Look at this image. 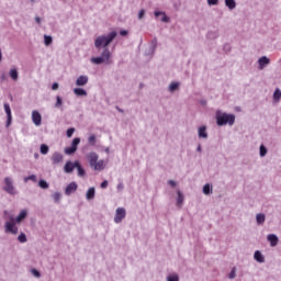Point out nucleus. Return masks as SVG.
I'll list each match as a JSON object with an SVG mask.
<instances>
[{
  "label": "nucleus",
  "mask_w": 281,
  "mask_h": 281,
  "mask_svg": "<svg viewBox=\"0 0 281 281\" xmlns=\"http://www.w3.org/2000/svg\"><path fill=\"white\" fill-rule=\"evenodd\" d=\"M117 32L112 31L108 34L99 35L94 40V47L97 49H103L101 56L92 57L90 61L92 65H113V54L109 49V46L115 41Z\"/></svg>",
  "instance_id": "f257e3e1"
},
{
  "label": "nucleus",
  "mask_w": 281,
  "mask_h": 281,
  "mask_svg": "<svg viewBox=\"0 0 281 281\" xmlns=\"http://www.w3.org/2000/svg\"><path fill=\"white\" fill-rule=\"evenodd\" d=\"M25 218H27V210H22L16 217L10 216L9 221L4 223V232L11 236H16L19 234L18 225H21Z\"/></svg>",
  "instance_id": "f03ea898"
},
{
  "label": "nucleus",
  "mask_w": 281,
  "mask_h": 281,
  "mask_svg": "<svg viewBox=\"0 0 281 281\" xmlns=\"http://www.w3.org/2000/svg\"><path fill=\"white\" fill-rule=\"evenodd\" d=\"M86 159L88 160V164L92 170L95 171H102L104 168H106V165L104 164V160L100 159V156L95 151H90L86 155Z\"/></svg>",
  "instance_id": "7ed1b4c3"
},
{
  "label": "nucleus",
  "mask_w": 281,
  "mask_h": 281,
  "mask_svg": "<svg viewBox=\"0 0 281 281\" xmlns=\"http://www.w3.org/2000/svg\"><path fill=\"white\" fill-rule=\"evenodd\" d=\"M215 119L217 126H225L227 124L228 126H234V123L236 122V115L227 114L221 110L215 112Z\"/></svg>",
  "instance_id": "20e7f679"
},
{
  "label": "nucleus",
  "mask_w": 281,
  "mask_h": 281,
  "mask_svg": "<svg viewBox=\"0 0 281 281\" xmlns=\"http://www.w3.org/2000/svg\"><path fill=\"white\" fill-rule=\"evenodd\" d=\"M2 190L10 194V196H16L19 194V190H16V186H14V178L12 176H7L3 179Z\"/></svg>",
  "instance_id": "39448f33"
},
{
  "label": "nucleus",
  "mask_w": 281,
  "mask_h": 281,
  "mask_svg": "<svg viewBox=\"0 0 281 281\" xmlns=\"http://www.w3.org/2000/svg\"><path fill=\"white\" fill-rule=\"evenodd\" d=\"M126 218V209L117 207L114 215V223L120 224Z\"/></svg>",
  "instance_id": "423d86ee"
},
{
  "label": "nucleus",
  "mask_w": 281,
  "mask_h": 281,
  "mask_svg": "<svg viewBox=\"0 0 281 281\" xmlns=\"http://www.w3.org/2000/svg\"><path fill=\"white\" fill-rule=\"evenodd\" d=\"M4 112L7 113V122H5V127L10 128L12 125V110L10 109V103H4Z\"/></svg>",
  "instance_id": "0eeeda50"
},
{
  "label": "nucleus",
  "mask_w": 281,
  "mask_h": 281,
  "mask_svg": "<svg viewBox=\"0 0 281 281\" xmlns=\"http://www.w3.org/2000/svg\"><path fill=\"white\" fill-rule=\"evenodd\" d=\"M157 50V37H154L149 43V48L145 52L146 56H155Z\"/></svg>",
  "instance_id": "6e6552de"
},
{
  "label": "nucleus",
  "mask_w": 281,
  "mask_h": 281,
  "mask_svg": "<svg viewBox=\"0 0 281 281\" xmlns=\"http://www.w3.org/2000/svg\"><path fill=\"white\" fill-rule=\"evenodd\" d=\"M78 164L79 161L72 162L71 160H68L64 166V172H66V175H71L74 169L77 168Z\"/></svg>",
  "instance_id": "1a4fd4ad"
},
{
  "label": "nucleus",
  "mask_w": 281,
  "mask_h": 281,
  "mask_svg": "<svg viewBox=\"0 0 281 281\" xmlns=\"http://www.w3.org/2000/svg\"><path fill=\"white\" fill-rule=\"evenodd\" d=\"M63 159H65V156L58 151H55L50 158V161L53 166H58V164H63Z\"/></svg>",
  "instance_id": "9d476101"
},
{
  "label": "nucleus",
  "mask_w": 281,
  "mask_h": 281,
  "mask_svg": "<svg viewBox=\"0 0 281 281\" xmlns=\"http://www.w3.org/2000/svg\"><path fill=\"white\" fill-rule=\"evenodd\" d=\"M32 122L35 126H41V122H43V116H41V113L36 110L32 112Z\"/></svg>",
  "instance_id": "9b49d317"
},
{
  "label": "nucleus",
  "mask_w": 281,
  "mask_h": 281,
  "mask_svg": "<svg viewBox=\"0 0 281 281\" xmlns=\"http://www.w3.org/2000/svg\"><path fill=\"white\" fill-rule=\"evenodd\" d=\"M76 190H78V183H76V182L69 183L65 189L66 196H71V194H74V192H76Z\"/></svg>",
  "instance_id": "f8f14e48"
},
{
  "label": "nucleus",
  "mask_w": 281,
  "mask_h": 281,
  "mask_svg": "<svg viewBox=\"0 0 281 281\" xmlns=\"http://www.w3.org/2000/svg\"><path fill=\"white\" fill-rule=\"evenodd\" d=\"M267 240L270 243V247H278V243H280V238L276 234H269Z\"/></svg>",
  "instance_id": "ddd939ff"
},
{
  "label": "nucleus",
  "mask_w": 281,
  "mask_h": 281,
  "mask_svg": "<svg viewBox=\"0 0 281 281\" xmlns=\"http://www.w3.org/2000/svg\"><path fill=\"white\" fill-rule=\"evenodd\" d=\"M271 59H269V57L267 56H262L258 59V69L262 70L265 69V67H267V65H270Z\"/></svg>",
  "instance_id": "4468645a"
},
{
  "label": "nucleus",
  "mask_w": 281,
  "mask_h": 281,
  "mask_svg": "<svg viewBox=\"0 0 281 281\" xmlns=\"http://www.w3.org/2000/svg\"><path fill=\"white\" fill-rule=\"evenodd\" d=\"M198 137L200 139H207V127L205 125H202L198 128Z\"/></svg>",
  "instance_id": "2eb2a0df"
},
{
  "label": "nucleus",
  "mask_w": 281,
  "mask_h": 281,
  "mask_svg": "<svg viewBox=\"0 0 281 281\" xmlns=\"http://www.w3.org/2000/svg\"><path fill=\"white\" fill-rule=\"evenodd\" d=\"M87 82H89V77L81 75L77 78L76 80V86L77 87H85V85H87Z\"/></svg>",
  "instance_id": "dca6fc26"
},
{
  "label": "nucleus",
  "mask_w": 281,
  "mask_h": 281,
  "mask_svg": "<svg viewBox=\"0 0 281 281\" xmlns=\"http://www.w3.org/2000/svg\"><path fill=\"white\" fill-rule=\"evenodd\" d=\"M154 16H156V19H158V16H161L162 23H170V18L166 15V12L155 11Z\"/></svg>",
  "instance_id": "f3484780"
},
{
  "label": "nucleus",
  "mask_w": 281,
  "mask_h": 281,
  "mask_svg": "<svg viewBox=\"0 0 281 281\" xmlns=\"http://www.w3.org/2000/svg\"><path fill=\"white\" fill-rule=\"evenodd\" d=\"M87 201H93L95 199V188L91 187L86 192Z\"/></svg>",
  "instance_id": "a211bd4d"
},
{
  "label": "nucleus",
  "mask_w": 281,
  "mask_h": 281,
  "mask_svg": "<svg viewBox=\"0 0 281 281\" xmlns=\"http://www.w3.org/2000/svg\"><path fill=\"white\" fill-rule=\"evenodd\" d=\"M179 87H181V83L177 81H172L169 87H168V92L169 93H175V91H179Z\"/></svg>",
  "instance_id": "6ab92c4d"
},
{
  "label": "nucleus",
  "mask_w": 281,
  "mask_h": 281,
  "mask_svg": "<svg viewBox=\"0 0 281 281\" xmlns=\"http://www.w3.org/2000/svg\"><path fill=\"white\" fill-rule=\"evenodd\" d=\"M272 100H273V104L280 103V100H281V90H280V88H277L274 90L273 95H272Z\"/></svg>",
  "instance_id": "aec40b11"
},
{
  "label": "nucleus",
  "mask_w": 281,
  "mask_h": 281,
  "mask_svg": "<svg viewBox=\"0 0 281 281\" xmlns=\"http://www.w3.org/2000/svg\"><path fill=\"white\" fill-rule=\"evenodd\" d=\"M254 258H255L256 262H260V263L265 262V255H262V252L260 250L255 251Z\"/></svg>",
  "instance_id": "412c9836"
},
{
  "label": "nucleus",
  "mask_w": 281,
  "mask_h": 281,
  "mask_svg": "<svg viewBox=\"0 0 281 281\" xmlns=\"http://www.w3.org/2000/svg\"><path fill=\"white\" fill-rule=\"evenodd\" d=\"M177 194H178V198H177L176 205H177V207H182L183 206V201H184L183 193L178 190Z\"/></svg>",
  "instance_id": "4be33fe9"
},
{
  "label": "nucleus",
  "mask_w": 281,
  "mask_h": 281,
  "mask_svg": "<svg viewBox=\"0 0 281 281\" xmlns=\"http://www.w3.org/2000/svg\"><path fill=\"white\" fill-rule=\"evenodd\" d=\"M75 95H78L79 98H87V90L82 88H75L74 89Z\"/></svg>",
  "instance_id": "5701e85b"
},
{
  "label": "nucleus",
  "mask_w": 281,
  "mask_h": 281,
  "mask_svg": "<svg viewBox=\"0 0 281 281\" xmlns=\"http://www.w3.org/2000/svg\"><path fill=\"white\" fill-rule=\"evenodd\" d=\"M257 225H265V221H267V216L263 213H258L256 215Z\"/></svg>",
  "instance_id": "b1692460"
},
{
  "label": "nucleus",
  "mask_w": 281,
  "mask_h": 281,
  "mask_svg": "<svg viewBox=\"0 0 281 281\" xmlns=\"http://www.w3.org/2000/svg\"><path fill=\"white\" fill-rule=\"evenodd\" d=\"M225 5L228 10H236V0H225Z\"/></svg>",
  "instance_id": "393cba45"
},
{
  "label": "nucleus",
  "mask_w": 281,
  "mask_h": 281,
  "mask_svg": "<svg viewBox=\"0 0 281 281\" xmlns=\"http://www.w3.org/2000/svg\"><path fill=\"white\" fill-rule=\"evenodd\" d=\"M50 196H52L54 203H60V200L63 199V193L55 192Z\"/></svg>",
  "instance_id": "a878e982"
},
{
  "label": "nucleus",
  "mask_w": 281,
  "mask_h": 281,
  "mask_svg": "<svg viewBox=\"0 0 281 281\" xmlns=\"http://www.w3.org/2000/svg\"><path fill=\"white\" fill-rule=\"evenodd\" d=\"M202 192L206 196H210L212 194V186L210 183L204 184Z\"/></svg>",
  "instance_id": "bb28decb"
},
{
  "label": "nucleus",
  "mask_w": 281,
  "mask_h": 281,
  "mask_svg": "<svg viewBox=\"0 0 281 281\" xmlns=\"http://www.w3.org/2000/svg\"><path fill=\"white\" fill-rule=\"evenodd\" d=\"M9 76L10 78H12V80H19V71L16 70V68H12L9 71Z\"/></svg>",
  "instance_id": "cd10ccee"
},
{
  "label": "nucleus",
  "mask_w": 281,
  "mask_h": 281,
  "mask_svg": "<svg viewBox=\"0 0 281 281\" xmlns=\"http://www.w3.org/2000/svg\"><path fill=\"white\" fill-rule=\"evenodd\" d=\"M77 168V172H78V177H85V175H87V172L85 171V168H82V165H80V162H78Z\"/></svg>",
  "instance_id": "c85d7f7f"
},
{
  "label": "nucleus",
  "mask_w": 281,
  "mask_h": 281,
  "mask_svg": "<svg viewBox=\"0 0 281 281\" xmlns=\"http://www.w3.org/2000/svg\"><path fill=\"white\" fill-rule=\"evenodd\" d=\"M27 181H33V183H36V181H38V178H36V175H31L24 178V183H27Z\"/></svg>",
  "instance_id": "c756f323"
},
{
  "label": "nucleus",
  "mask_w": 281,
  "mask_h": 281,
  "mask_svg": "<svg viewBox=\"0 0 281 281\" xmlns=\"http://www.w3.org/2000/svg\"><path fill=\"white\" fill-rule=\"evenodd\" d=\"M267 153H268L267 147L265 145H260L259 147L260 157H267Z\"/></svg>",
  "instance_id": "7c9ffc66"
},
{
  "label": "nucleus",
  "mask_w": 281,
  "mask_h": 281,
  "mask_svg": "<svg viewBox=\"0 0 281 281\" xmlns=\"http://www.w3.org/2000/svg\"><path fill=\"white\" fill-rule=\"evenodd\" d=\"M53 43V38L49 35H44V45H46V47H49V45Z\"/></svg>",
  "instance_id": "2f4dec72"
},
{
  "label": "nucleus",
  "mask_w": 281,
  "mask_h": 281,
  "mask_svg": "<svg viewBox=\"0 0 281 281\" xmlns=\"http://www.w3.org/2000/svg\"><path fill=\"white\" fill-rule=\"evenodd\" d=\"M38 186L42 188V190H47V188H49V183H47L45 180H40Z\"/></svg>",
  "instance_id": "473e14b6"
},
{
  "label": "nucleus",
  "mask_w": 281,
  "mask_h": 281,
  "mask_svg": "<svg viewBox=\"0 0 281 281\" xmlns=\"http://www.w3.org/2000/svg\"><path fill=\"white\" fill-rule=\"evenodd\" d=\"M18 240L19 243H27V236L25 235V233H20V235L18 236Z\"/></svg>",
  "instance_id": "72a5a7b5"
},
{
  "label": "nucleus",
  "mask_w": 281,
  "mask_h": 281,
  "mask_svg": "<svg viewBox=\"0 0 281 281\" xmlns=\"http://www.w3.org/2000/svg\"><path fill=\"white\" fill-rule=\"evenodd\" d=\"M167 281H179V274L171 273V274L167 276Z\"/></svg>",
  "instance_id": "f704fd0d"
},
{
  "label": "nucleus",
  "mask_w": 281,
  "mask_h": 281,
  "mask_svg": "<svg viewBox=\"0 0 281 281\" xmlns=\"http://www.w3.org/2000/svg\"><path fill=\"white\" fill-rule=\"evenodd\" d=\"M47 153H49V147L45 144L41 145V154L42 155H47Z\"/></svg>",
  "instance_id": "c9c22d12"
},
{
  "label": "nucleus",
  "mask_w": 281,
  "mask_h": 281,
  "mask_svg": "<svg viewBox=\"0 0 281 281\" xmlns=\"http://www.w3.org/2000/svg\"><path fill=\"white\" fill-rule=\"evenodd\" d=\"M80 144V138L72 139L71 148H75V150H78V145Z\"/></svg>",
  "instance_id": "e433bc0d"
},
{
  "label": "nucleus",
  "mask_w": 281,
  "mask_h": 281,
  "mask_svg": "<svg viewBox=\"0 0 281 281\" xmlns=\"http://www.w3.org/2000/svg\"><path fill=\"white\" fill-rule=\"evenodd\" d=\"M63 106V99L60 97H56V103H55V109H60Z\"/></svg>",
  "instance_id": "4c0bfd02"
},
{
  "label": "nucleus",
  "mask_w": 281,
  "mask_h": 281,
  "mask_svg": "<svg viewBox=\"0 0 281 281\" xmlns=\"http://www.w3.org/2000/svg\"><path fill=\"white\" fill-rule=\"evenodd\" d=\"M76 153V149L74 147H66L65 148V154L66 155H74Z\"/></svg>",
  "instance_id": "58836bf2"
},
{
  "label": "nucleus",
  "mask_w": 281,
  "mask_h": 281,
  "mask_svg": "<svg viewBox=\"0 0 281 281\" xmlns=\"http://www.w3.org/2000/svg\"><path fill=\"white\" fill-rule=\"evenodd\" d=\"M236 267L232 269V271L228 274L229 280H234V278H236Z\"/></svg>",
  "instance_id": "ea45409f"
},
{
  "label": "nucleus",
  "mask_w": 281,
  "mask_h": 281,
  "mask_svg": "<svg viewBox=\"0 0 281 281\" xmlns=\"http://www.w3.org/2000/svg\"><path fill=\"white\" fill-rule=\"evenodd\" d=\"M74 133H76V128L70 127V128L67 130L66 135H67V137H72Z\"/></svg>",
  "instance_id": "a19ab883"
},
{
  "label": "nucleus",
  "mask_w": 281,
  "mask_h": 281,
  "mask_svg": "<svg viewBox=\"0 0 281 281\" xmlns=\"http://www.w3.org/2000/svg\"><path fill=\"white\" fill-rule=\"evenodd\" d=\"M88 142H89L90 146H95V135H91L88 138Z\"/></svg>",
  "instance_id": "79ce46f5"
},
{
  "label": "nucleus",
  "mask_w": 281,
  "mask_h": 281,
  "mask_svg": "<svg viewBox=\"0 0 281 281\" xmlns=\"http://www.w3.org/2000/svg\"><path fill=\"white\" fill-rule=\"evenodd\" d=\"M145 14H146V10H144V9H142V10L138 12V19H139V21H142V19H144Z\"/></svg>",
  "instance_id": "37998d69"
},
{
  "label": "nucleus",
  "mask_w": 281,
  "mask_h": 281,
  "mask_svg": "<svg viewBox=\"0 0 281 281\" xmlns=\"http://www.w3.org/2000/svg\"><path fill=\"white\" fill-rule=\"evenodd\" d=\"M31 273L35 277V278H41V272H38V270L36 269H32Z\"/></svg>",
  "instance_id": "c03bdc74"
},
{
  "label": "nucleus",
  "mask_w": 281,
  "mask_h": 281,
  "mask_svg": "<svg viewBox=\"0 0 281 281\" xmlns=\"http://www.w3.org/2000/svg\"><path fill=\"white\" fill-rule=\"evenodd\" d=\"M209 5H218V0H207Z\"/></svg>",
  "instance_id": "a18cd8bd"
},
{
  "label": "nucleus",
  "mask_w": 281,
  "mask_h": 281,
  "mask_svg": "<svg viewBox=\"0 0 281 281\" xmlns=\"http://www.w3.org/2000/svg\"><path fill=\"white\" fill-rule=\"evenodd\" d=\"M168 186L171 188H177V182L175 180H168Z\"/></svg>",
  "instance_id": "49530a36"
},
{
  "label": "nucleus",
  "mask_w": 281,
  "mask_h": 281,
  "mask_svg": "<svg viewBox=\"0 0 281 281\" xmlns=\"http://www.w3.org/2000/svg\"><path fill=\"white\" fill-rule=\"evenodd\" d=\"M116 190H117L119 192H122V190H124V183H123V182H120V183L117 184V187H116Z\"/></svg>",
  "instance_id": "de8ad7c7"
},
{
  "label": "nucleus",
  "mask_w": 281,
  "mask_h": 281,
  "mask_svg": "<svg viewBox=\"0 0 281 281\" xmlns=\"http://www.w3.org/2000/svg\"><path fill=\"white\" fill-rule=\"evenodd\" d=\"M101 188H102V190L109 188V181L104 180V181L101 183Z\"/></svg>",
  "instance_id": "09e8293b"
},
{
  "label": "nucleus",
  "mask_w": 281,
  "mask_h": 281,
  "mask_svg": "<svg viewBox=\"0 0 281 281\" xmlns=\"http://www.w3.org/2000/svg\"><path fill=\"white\" fill-rule=\"evenodd\" d=\"M127 34H128V31H126V30H122V31L120 32V35H121V36H127Z\"/></svg>",
  "instance_id": "8fccbe9b"
},
{
  "label": "nucleus",
  "mask_w": 281,
  "mask_h": 281,
  "mask_svg": "<svg viewBox=\"0 0 281 281\" xmlns=\"http://www.w3.org/2000/svg\"><path fill=\"white\" fill-rule=\"evenodd\" d=\"M53 91H57L58 89V82H54L52 86Z\"/></svg>",
  "instance_id": "3c124183"
},
{
  "label": "nucleus",
  "mask_w": 281,
  "mask_h": 281,
  "mask_svg": "<svg viewBox=\"0 0 281 281\" xmlns=\"http://www.w3.org/2000/svg\"><path fill=\"white\" fill-rule=\"evenodd\" d=\"M35 23L41 24V18H40V16H36V18H35Z\"/></svg>",
  "instance_id": "603ef678"
},
{
  "label": "nucleus",
  "mask_w": 281,
  "mask_h": 281,
  "mask_svg": "<svg viewBox=\"0 0 281 281\" xmlns=\"http://www.w3.org/2000/svg\"><path fill=\"white\" fill-rule=\"evenodd\" d=\"M207 36H209V38H214V33L210 32V33L207 34Z\"/></svg>",
  "instance_id": "864d4df0"
},
{
  "label": "nucleus",
  "mask_w": 281,
  "mask_h": 281,
  "mask_svg": "<svg viewBox=\"0 0 281 281\" xmlns=\"http://www.w3.org/2000/svg\"><path fill=\"white\" fill-rule=\"evenodd\" d=\"M116 111H119V113H124V110L120 109V106H116Z\"/></svg>",
  "instance_id": "5fc2aeb1"
},
{
  "label": "nucleus",
  "mask_w": 281,
  "mask_h": 281,
  "mask_svg": "<svg viewBox=\"0 0 281 281\" xmlns=\"http://www.w3.org/2000/svg\"><path fill=\"white\" fill-rule=\"evenodd\" d=\"M201 150H202L201 145H198L196 151H198V153H201Z\"/></svg>",
  "instance_id": "6e6d98bb"
},
{
  "label": "nucleus",
  "mask_w": 281,
  "mask_h": 281,
  "mask_svg": "<svg viewBox=\"0 0 281 281\" xmlns=\"http://www.w3.org/2000/svg\"><path fill=\"white\" fill-rule=\"evenodd\" d=\"M2 59H3V54L1 53V49H0V63Z\"/></svg>",
  "instance_id": "4d7b16f0"
},
{
  "label": "nucleus",
  "mask_w": 281,
  "mask_h": 281,
  "mask_svg": "<svg viewBox=\"0 0 281 281\" xmlns=\"http://www.w3.org/2000/svg\"><path fill=\"white\" fill-rule=\"evenodd\" d=\"M1 80H5V75H2V76H1Z\"/></svg>",
  "instance_id": "13d9d810"
},
{
  "label": "nucleus",
  "mask_w": 281,
  "mask_h": 281,
  "mask_svg": "<svg viewBox=\"0 0 281 281\" xmlns=\"http://www.w3.org/2000/svg\"><path fill=\"white\" fill-rule=\"evenodd\" d=\"M105 153H109V148H105Z\"/></svg>",
  "instance_id": "bf43d9fd"
},
{
  "label": "nucleus",
  "mask_w": 281,
  "mask_h": 281,
  "mask_svg": "<svg viewBox=\"0 0 281 281\" xmlns=\"http://www.w3.org/2000/svg\"><path fill=\"white\" fill-rule=\"evenodd\" d=\"M35 158H38V154H35Z\"/></svg>",
  "instance_id": "052dcab7"
}]
</instances>
